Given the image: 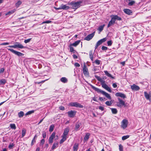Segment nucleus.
I'll return each mask as SVG.
<instances>
[{
    "label": "nucleus",
    "mask_w": 151,
    "mask_h": 151,
    "mask_svg": "<svg viewBox=\"0 0 151 151\" xmlns=\"http://www.w3.org/2000/svg\"><path fill=\"white\" fill-rule=\"evenodd\" d=\"M75 66L76 67H79L80 66V64L77 63H76L74 64Z\"/></svg>",
    "instance_id": "bf43d9fd"
},
{
    "label": "nucleus",
    "mask_w": 151,
    "mask_h": 151,
    "mask_svg": "<svg viewBox=\"0 0 151 151\" xmlns=\"http://www.w3.org/2000/svg\"><path fill=\"white\" fill-rule=\"evenodd\" d=\"M55 138V140H57L58 139V135L55 136V132H53L50 137L49 139V142L50 144H52L53 142V139Z\"/></svg>",
    "instance_id": "20e7f679"
},
{
    "label": "nucleus",
    "mask_w": 151,
    "mask_h": 151,
    "mask_svg": "<svg viewBox=\"0 0 151 151\" xmlns=\"http://www.w3.org/2000/svg\"><path fill=\"white\" fill-rule=\"evenodd\" d=\"M14 146V144H10L8 147H9V148H12V147Z\"/></svg>",
    "instance_id": "680f3d73"
},
{
    "label": "nucleus",
    "mask_w": 151,
    "mask_h": 151,
    "mask_svg": "<svg viewBox=\"0 0 151 151\" xmlns=\"http://www.w3.org/2000/svg\"><path fill=\"white\" fill-rule=\"evenodd\" d=\"M81 125V122H77L76 124L75 130L76 131H78L79 130V128Z\"/></svg>",
    "instance_id": "2eb2a0df"
},
{
    "label": "nucleus",
    "mask_w": 151,
    "mask_h": 151,
    "mask_svg": "<svg viewBox=\"0 0 151 151\" xmlns=\"http://www.w3.org/2000/svg\"><path fill=\"white\" fill-rule=\"evenodd\" d=\"M68 116L70 117H73L75 115V111L72 110L69 111L68 112Z\"/></svg>",
    "instance_id": "f3484780"
},
{
    "label": "nucleus",
    "mask_w": 151,
    "mask_h": 151,
    "mask_svg": "<svg viewBox=\"0 0 151 151\" xmlns=\"http://www.w3.org/2000/svg\"><path fill=\"white\" fill-rule=\"evenodd\" d=\"M129 137V135L123 136L122 137V139L123 140H125L128 139Z\"/></svg>",
    "instance_id": "ea45409f"
},
{
    "label": "nucleus",
    "mask_w": 151,
    "mask_h": 151,
    "mask_svg": "<svg viewBox=\"0 0 151 151\" xmlns=\"http://www.w3.org/2000/svg\"><path fill=\"white\" fill-rule=\"evenodd\" d=\"M106 38H104L99 40L96 43V45L95 46V49H96L99 45H101L103 42L106 41Z\"/></svg>",
    "instance_id": "9b49d317"
},
{
    "label": "nucleus",
    "mask_w": 151,
    "mask_h": 151,
    "mask_svg": "<svg viewBox=\"0 0 151 151\" xmlns=\"http://www.w3.org/2000/svg\"><path fill=\"white\" fill-rule=\"evenodd\" d=\"M111 110L112 113L114 114H116L117 113V111L115 108H110Z\"/></svg>",
    "instance_id": "c756f323"
},
{
    "label": "nucleus",
    "mask_w": 151,
    "mask_h": 151,
    "mask_svg": "<svg viewBox=\"0 0 151 151\" xmlns=\"http://www.w3.org/2000/svg\"><path fill=\"white\" fill-rule=\"evenodd\" d=\"M111 17L112 18V19L114 20L115 22L116 20L119 21L122 20V18L121 17H119L118 16L116 15H111Z\"/></svg>",
    "instance_id": "ddd939ff"
},
{
    "label": "nucleus",
    "mask_w": 151,
    "mask_h": 151,
    "mask_svg": "<svg viewBox=\"0 0 151 151\" xmlns=\"http://www.w3.org/2000/svg\"><path fill=\"white\" fill-rule=\"evenodd\" d=\"M72 45H70L69 46V48L70 50V52H73V53H75L76 52V50H74L72 46Z\"/></svg>",
    "instance_id": "72a5a7b5"
},
{
    "label": "nucleus",
    "mask_w": 151,
    "mask_h": 151,
    "mask_svg": "<svg viewBox=\"0 0 151 151\" xmlns=\"http://www.w3.org/2000/svg\"><path fill=\"white\" fill-rule=\"evenodd\" d=\"M37 136L36 135H35V136L34 137L33 139H34L36 140V139L37 138Z\"/></svg>",
    "instance_id": "338daca9"
},
{
    "label": "nucleus",
    "mask_w": 151,
    "mask_h": 151,
    "mask_svg": "<svg viewBox=\"0 0 151 151\" xmlns=\"http://www.w3.org/2000/svg\"><path fill=\"white\" fill-rule=\"evenodd\" d=\"M82 3V1H79L77 2L72 1L68 4L71 6V8L73 9H76L81 6V4Z\"/></svg>",
    "instance_id": "7ed1b4c3"
},
{
    "label": "nucleus",
    "mask_w": 151,
    "mask_h": 151,
    "mask_svg": "<svg viewBox=\"0 0 151 151\" xmlns=\"http://www.w3.org/2000/svg\"><path fill=\"white\" fill-rule=\"evenodd\" d=\"M8 47L14 48H23L24 47L19 42H16L13 45L9 46Z\"/></svg>",
    "instance_id": "423d86ee"
},
{
    "label": "nucleus",
    "mask_w": 151,
    "mask_h": 151,
    "mask_svg": "<svg viewBox=\"0 0 151 151\" xmlns=\"http://www.w3.org/2000/svg\"><path fill=\"white\" fill-rule=\"evenodd\" d=\"M9 50H10L12 53H14L15 54L19 56H22L24 55V54L19 52L17 51L12 49H8Z\"/></svg>",
    "instance_id": "9d476101"
},
{
    "label": "nucleus",
    "mask_w": 151,
    "mask_h": 151,
    "mask_svg": "<svg viewBox=\"0 0 151 151\" xmlns=\"http://www.w3.org/2000/svg\"><path fill=\"white\" fill-rule=\"evenodd\" d=\"M31 38H29L28 39L25 40L24 41V42L25 43H27L30 42L31 40Z\"/></svg>",
    "instance_id": "c03bdc74"
},
{
    "label": "nucleus",
    "mask_w": 151,
    "mask_h": 151,
    "mask_svg": "<svg viewBox=\"0 0 151 151\" xmlns=\"http://www.w3.org/2000/svg\"><path fill=\"white\" fill-rule=\"evenodd\" d=\"M61 81L63 83H65L67 82V80L65 77H63L60 79Z\"/></svg>",
    "instance_id": "bb28decb"
},
{
    "label": "nucleus",
    "mask_w": 151,
    "mask_h": 151,
    "mask_svg": "<svg viewBox=\"0 0 151 151\" xmlns=\"http://www.w3.org/2000/svg\"><path fill=\"white\" fill-rule=\"evenodd\" d=\"M104 73H105V74L108 77H110L112 79L114 78L113 77L111 74L109 73L108 72V71H106V70L104 71Z\"/></svg>",
    "instance_id": "5701e85b"
},
{
    "label": "nucleus",
    "mask_w": 151,
    "mask_h": 151,
    "mask_svg": "<svg viewBox=\"0 0 151 151\" xmlns=\"http://www.w3.org/2000/svg\"><path fill=\"white\" fill-rule=\"evenodd\" d=\"M9 43H10L9 42H4V43L1 44L0 45H9Z\"/></svg>",
    "instance_id": "8fccbe9b"
},
{
    "label": "nucleus",
    "mask_w": 151,
    "mask_h": 151,
    "mask_svg": "<svg viewBox=\"0 0 151 151\" xmlns=\"http://www.w3.org/2000/svg\"><path fill=\"white\" fill-rule=\"evenodd\" d=\"M118 99L119 101V102H117L116 104V105L118 106L121 107L123 106L124 107L126 106L125 102L124 101L119 98H118Z\"/></svg>",
    "instance_id": "0eeeda50"
},
{
    "label": "nucleus",
    "mask_w": 151,
    "mask_h": 151,
    "mask_svg": "<svg viewBox=\"0 0 151 151\" xmlns=\"http://www.w3.org/2000/svg\"><path fill=\"white\" fill-rule=\"evenodd\" d=\"M90 134L89 133H87L84 138V139L85 141L87 140L89 138Z\"/></svg>",
    "instance_id": "c9c22d12"
},
{
    "label": "nucleus",
    "mask_w": 151,
    "mask_h": 151,
    "mask_svg": "<svg viewBox=\"0 0 151 151\" xmlns=\"http://www.w3.org/2000/svg\"><path fill=\"white\" fill-rule=\"evenodd\" d=\"M78 143H75L73 146V150L74 151H77L78 149Z\"/></svg>",
    "instance_id": "393cba45"
},
{
    "label": "nucleus",
    "mask_w": 151,
    "mask_h": 151,
    "mask_svg": "<svg viewBox=\"0 0 151 151\" xmlns=\"http://www.w3.org/2000/svg\"><path fill=\"white\" fill-rule=\"evenodd\" d=\"M83 71L84 75L86 76L87 77H89V73L88 72V69L87 67L85 65V64H84L83 65Z\"/></svg>",
    "instance_id": "6e6552de"
},
{
    "label": "nucleus",
    "mask_w": 151,
    "mask_h": 151,
    "mask_svg": "<svg viewBox=\"0 0 151 151\" xmlns=\"http://www.w3.org/2000/svg\"><path fill=\"white\" fill-rule=\"evenodd\" d=\"M80 42V40H78L77 41H76L75 42L73 43L72 44H71V45L76 47V46H77L78 45Z\"/></svg>",
    "instance_id": "b1692460"
},
{
    "label": "nucleus",
    "mask_w": 151,
    "mask_h": 151,
    "mask_svg": "<svg viewBox=\"0 0 151 151\" xmlns=\"http://www.w3.org/2000/svg\"><path fill=\"white\" fill-rule=\"evenodd\" d=\"M6 80L3 79L0 81V85H4L6 83Z\"/></svg>",
    "instance_id": "c85d7f7f"
},
{
    "label": "nucleus",
    "mask_w": 151,
    "mask_h": 151,
    "mask_svg": "<svg viewBox=\"0 0 151 151\" xmlns=\"http://www.w3.org/2000/svg\"><path fill=\"white\" fill-rule=\"evenodd\" d=\"M121 94V93H116V94H115V95L116 96H119L120 97V95Z\"/></svg>",
    "instance_id": "052dcab7"
},
{
    "label": "nucleus",
    "mask_w": 151,
    "mask_h": 151,
    "mask_svg": "<svg viewBox=\"0 0 151 151\" xmlns=\"http://www.w3.org/2000/svg\"><path fill=\"white\" fill-rule=\"evenodd\" d=\"M54 126L53 124L51 125L50 127L49 131L50 132H52L54 129Z\"/></svg>",
    "instance_id": "4c0bfd02"
},
{
    "label": "nucleus",
    "mask_w": 151,
    "mask_h": 151,
    "mask_svg": "<svg viewBox=\"0 0 151 151\" xmlns=\"http://www.w3.org/2000/svg\"><path fill=\"white\" fill-rule=\"evenodd\" d=\"M42 136L43 138H45L46 136V133L44 132L42 134Z\"/></svg>",
    "instance_id": "13d9d810"
},
{
    "label": "nucleus",
    "mask_w": 151,
    "mask_h": 151,
    "mask_svg": "<svg viewBox=\"0 0 151 151\" xmlns=\"http://www.w3.org/2000/svg\"><path fill=\"white\" fill-rule=\"evenodd\" d=\"M131 88L133 90L136 91H138L140 89L139 87V86L135 84L131 86Z\"/></svg>",
    "instance_id": "4468645a"
},
{
    "label": "nucleus",
    "mask_w": 151,
    "mask_h": 151,
    "mask_svg": "<svg viewBox=\"0 0 151 151\" xmlns=\"http://www.w3.org/2000/svg\"><path fill=\"white\" fill-rule=\"evenodd\" d=\"M105 104L108 106H110L112 103L111 101H107L105 102Z\"/></svg>",
    "instance_id": "a19ab883"
},
{
    "label": "nucleus",
    "mask_w": 151,
    "mask_h": 151,
    "mask_svg": "<svg viewBox=\"0 0 151 151\" xmlns=\"http://www.w3.org/2000/svg\"><path fill=\"white\" fill-rule=\"evenodd\" d=\"M91 87L93 89L97 91L98 93H101L103 95H104L105 96L108 98L110 100L111 99V98L110 96L108 93L100 89L97 88L92 85H91Z\"/></svg>",
    "instance_id": "f03ea898"
},
{
    "label": "nucleus",
    "mask_w": 151,
    "mask_h": 151,
    "mask_svg": "<svg viewBox=\"0 0 151 151\" xmlns=\"http://www.w3.org/2000/svg\"><path fill=\"white\" fill-rule=\"evenodd\" d=\"M18 115L19 117H22L24 115V113L22 111H21L18 113Z\"/></svg>",
    "instance_id": "e433bc0d"
},
{
    "label": "nucleus",
    "mask_w": 151,
    "mask_h": 151,
    "mask_svg": "<svg viewBox=\"0 0 151 151\" xmlns=\"http://www.w3.org/2000/svg\"><path fill=\"white\" fill-rule=\"evenodd\" d=\"M105 26V25L104 24L100 26L98 29V30L100 31V32H101L103 29L104 28Z\"/></svg>",
    "instance_id": "473e14b6"
},
{
    "label": "nucleus",
    "mask_w": 151,
    "mask_h": 151,
    "mask_svg": "<svg viewBox=\"0 0 151 151\" xmlns=\"http://www.w3.org/2000/svg\"><path fill=\"white\" fill-rule=\"evenodd\" d=\"M124 12L128 14H130L132 13L131 11L129 9H124Z\"/></svg>",
    "instance_id": "4be33fe9"
},
{
    "label": "nucleus",
    "mask_w": 151,
    "mask_h": 151,
    "mask_svg": "<svg viewBox=\"0 0 151 151\" xmlns=\"http://www.w3.org/2000/svg\"><path fill=\"white\" fill-rule=\"evenodd\" d=\"M69 105L71 106H74L77 108H82L83 106L77 102H72L70 103Z\"/></svg>",
    "instance_id": "39448f33"
},
{
    "label": "nucleus",
    "mask_w": 151,
    "mask_h": 151,
    "mask_svg": "<svg viewBox=\"0 0 151 151\" xmlns=\"http://www.w3.org/2000/svg\"><path fill=\"white\" fill-rule=\"evenodd\" d=\"M121 98H126V95L124 93H121L120 96Z\"/></svg>",
    "instance_id": "a18cd8bd"
},
{
    "label": "nucleus",
    "mask_w": 151,
    "mask_h": 151,
    "mask_svg": "<svg viewBox=\"0 0 151 151\" xmlns=\"http://www.w3.org/2000/svg\"><path fill=\"white\" fill-rule=\"evenodd\" d=\"M10 127L11 129H15L16 128V126L14 124H11L10 125Z\"/></svg>",
    "instance_id": "2f4dec72"
},
{
    "label": "nucleus",
    "mask_w": 151,
    "mask_h": 151,
    "mask_svg": "<svg viewBox=\"0 0 151 151\" xmlns=\"http://www.w3.org/2000/svg\"><path fill=\"white\" fill-rule=\"evenodd\" d=\"M89 57L92 61L93 60V55L92 54V51L91 50L89 52Z\"/></svg>",
    "instance_id": "7c9ffc66"
},
{
    "label": "nucleus",
    "mask_w": 151,
    "mask_h": 151,
    "mask_svg": "<svg viewBox=\"0 0 151 151\" xmlns=\"http://www.w3.org/2000/svg\"><path fill=\"white\" fill-rule=\"evenodd\" d=\"M99 108L100 110L102 111H103L104 110V107L101 106H99Z\"/></svg>",
    "instance_id": "4d7b16f0"
},
{
    "label": "nucleus",
    "mask_w": 151,
    "mask_h": 151,
    "mask_svg": "<svg viewBox=\"0 0 151 151\" xmlns=\"http://www.w3.org/2000/svg\"><path fill=\"white\" fill-rule=\"evenodd\" d=\"M51 21L50 20L46 21L45 22H43V23H49L51 22Z\"/></svg>",
    "instance_id": "6e6d98bb"
},
{
    "label": "nucleus",
    "mask_w": 151,
    "mask_h": 151,
    "mask_svg": "<svg viewBox=\"0 0 151 151\" xmlns=\"http://www.w3.org/2000/svg\"><path fill=\"white\" fill-rule=\"evenodd\" d=\"M16 11L15 9H14L13 10H11V11H10L9 12H8L7 13L5 14V15L6 16L8 15H10L11 14H13Z\"/></svg>",
    "instance_id": "a878e982"
},
{
    "label": "nucleus",
    "mask_w": 151,
    "mask_h": 151,
    "mask_svg": "<svg viewBox=\"0 0 151 151\" xmlns=\"http://www.w3.org/2000/svg\"><path fill=\"white\" fill-rule=\"evenodd\" d=\"M107 44L108 46H111L112 44V42L111 40H110L107 42Z\"/></svg>",
    "instance_id": "49530a36"
},
{
    "label": "nucleus",
    "mask_w": 151,
    "mask_h": 151,
    "mask_svg": "<svg viewBox=\"0 0 151 151\" xmlns=\"http://www.w3.org/2000/svg\"><path fill=\"white\" fill-rule=\"evenodd\" d=\"M22 4V2L20 0L18 1L15 4V6L17 8Z\"/></svg>",
    "instance_id": "cd10ccee"
},
{
    "label": "nucleus",
    "mask_w": 151,
    "mask_h": 151,
    "mask_svg": "<svg viewBox=\"0 0 151 151\" xmlns=\"http://www.w3.org/2000/svg\"><path fill=\"white\" fill-rule=\"evenodd\" d=\"M95 62L96 64L99 65L100 64V61L99 60H96L95 61Z\"/></svg>",
    "instance_id": "3c124183"
},
{
    "label": "nucleus",
    "mask_w": 151,
    "mask_h": 151,
    "mask_svg": "<svg viewBox=\"0 0 151 151\" xmlns=\"http://www.w3.org/2000/svg\"><path fill=\"white\" fill-rule=\"evenodd\" d=\"M69 131V129L68 128H66L64 131V133L62 136L67 137V136L68 134Z\"/></svg>",
    "instance_id": "6ab92c4d"
},
{
    "label": "nucleus",
    "mask_w": 151,
    "mask_h": 151,
    "mask_svg": "<svg viewBox=\"0 0 151 151\" xmlns=\"http://www.w3.org/2000/svg\"><path fill=\"white\" fill-rule=\"evenodd\" d=\"M35 142L36 140L34 139H32L31 143V146H32Z\"/></svg>",
    "instance_id": "603ef678"
},
{
    "label": "nucleus",
    "mask_w": 151,
    "mask_h": 151,
    "mask_svg": "<svg viewBox=\"0 0 151 151\" xmlns=\"http://www.w3.org/2000/svg\"><path fill=\"white\" fill-rule=\"evenodd\" d=\"M58 142H54L53 145L52 147L51 150H54L57 147H58Z\"/></svg>",
    "instance_id": "aec40b11"
},
{
    "label": "nucleus",
    "mask_w": 151,
    "mask_h": 151,
    "mask_svg": "<svg viewBox=\"0 0 151 151\" xmlns=\"http://www.w3.org/2000/svg\"><path fill=\"white\" fill-rule=\"evenodd\" d=\"M61 9L67 10L70 9V7L68 6L63 4H61L60 6Z\"/></svg>",
    "instance_id": "a211bd4d"
},
{
    "label": "nucleus",
    "mask_w": 151,
    "mask_h": 151,
    "mask_svg": "<svg viewBox=\"0 0 151 151\" xmlns=\"http://www.w3.org/2000/svg\"><path fill=\"white\" fill-rule=\"evenodd\" d=\"M62 137L63 138L60 140V144L62 143L64 141L66 140L67 138L66 137H65L63 136H62Z\"/></svg>",
    "instance_id": "f704fd0d"
},
{
    "label": "nucleus",
    "mask_w": 151,
    "mask_h": 151,
    "mask_svg": "<svg viewBox=\"0 0 151 151\" xmlns=\"http://www.w3.org/2000/svg\"><path fill=\"white\" fill-rule=\"evenodd\" d=\"M37 136L36 135H35V136L34 137L33 139H34L36 140V139L37 138Z\"/></svg>",
    "instance_id": "774afa93"
},
{
    "label": "nucleus",
    "mask_w": 151,
    "mask_h": 151,
    "mask_svg": "<svg viewBox=\"0 0 151 151\" xmlns=\"http://www.w3.org/2000/svg\"><path fill=\"white\" fill-rule=\"evenodd\" d=\"M112 86H113V87L114 88H116L117 86L116 85V83H113L112 84Z\"/></svg>",
    "instance_id": "e2e57ef3"
},
{
    "label": "nucleus",
    "mask_w": 151,
    "mask_h": 151,
    "mask_svg": "<svg viewBox=\"0 0 151 151\" xmlns=\"http://www.w3.org/2000/svg\"><path fill=\"white\" fill-rule=\"evenodd\" d=\"M145 96L147 100H149V101L151 100V94H148L146 92H144Z\"/></svg>",
    "instance_id": "dca6fc26"
},
{
    "label": "nucleus",
    "mask_w": 151,
    "mask_h": 151,
    "mask_svg": "<svg viewBox=\"0 0 151 151\" xmlns=\"http://www.w3.org/2000/svg\"><path fill=\"white\" fill-rule=\"evenodd\" d=\"M96 78L97 80L101 82V84L102 86V87L105 89L109 92H111V90L110 88L109 87L106 83L105 81L103 79L101 78L99 76L96 77Z\"/></svg>",
    "instance_id": "f257e3e1"
},
{
    "label": "nucleus",
    "mask_w": 151,
    "mask_h": 151,
    "mask_svg": "<svg viewBox=\"0 0 151 151\" xmlns=\"http://www.w3.org/2000/svg\"><path fill=\"white\" fill-rule=\"evenodd\" d=\"M73 57L74 59H77L78 58L77 56L75 54L73 55Z\"/></svg>",
    "instance_id": "69168bd1"
},
{
    "label": "nucleus",
    "mask_w": 151,
    "mask_h": 151,
    "mask_svg": "<svg viewBox=\"0 0 151 151\" xmlns=\"http://www.w3.org/2000/svg\"><path fill=\"white\" fill-rule=\"evenodd\" d=\"M34 112V111L33 110H32V111H28V112H27L26 113V115H28L31 114L32 113H33Z\"/></svg>",
    "instance_id": "79ce46f5"
},
{
    "label": "nucleus",
    "mask_w": 151,
    "mask_h": 151,
    "mask_svg": "<svg viewBox=\"0 0 151 151\" xmlns=\"http://www.w3.org/2000/svg\"><path fill=\"white\" fill-rule=\"evenodd\" d=\"M119 151H123V147L120 144L119 145Z\"/></svg>",
    "instance_id": "37998d69"
},
{
    "label": "nucleus",
    "mask_w": 151,
    "mask_h": 151,
    "mask_svg": "<svg viewBox=\"0 0 151 151\" xmlns=\"http://www.w3.org/2000/svg\"><path fill=\"white\" fill-rule=\"evenodd\" d=\"M45 142V140L44 139H42L41 141V142H40L41 145H43L44 143Z\"/></svg>",
    "instance_id": "864d4df0"
},
{
    "label": "nucleus",
    "mask_w": 151,
    "mask_h": 151,
    "mask_svg": "<svg viewBox=\"0 0 151 151\" xmlns=\"http://www.w3.org/2000/svg\"><path fill=\"white\" fill-rule=\"evenodd\" d=\"M135 3V2L134 1H132L130 2L129 3V6H132V5L134 3Z\"/></svg>",
    "instance_id": "09e8293b"
},
{
    "label": "nucleus",
    "mask_w": 151,
    "mask_h": 151,
    "mask_svg": "<svg viewBox=\"0 0 151 151\" xmlns=\"http://www.w3.org/2000/svg\"><path fill=\"white\" fill-rule=\"evenodd\" d=\"M59 109L63 111L65 110V108L63 106H60L59 107Z\"/></svg>",
    "instance_id": "5fc2aeb1"
},
{
    "label": "nucleus",
    "mask_w": 151,
    "mask_h": 151,
    "mask_svg": "<svg viewBox=\"0 0 151 151\" xmlns=\"http://www.w3.org/2000/svg\"><path fill=\"white\" fill-rule=\"evenodd\" d=\"M95 32H94L93 33L88 35L85 37V40L88 41L90 40L94 36Z\"/></svg>",
    "instance_id": "f8f14e48"
},
{
    "label": "nucleus",
    "mask_w": 151,
    "mask_h": 151,
    "mask_svg": "<svg viewBox=\"0 0 151 151\" xmlns=\"http://www.w3.org/2000/svg\"><path fill=\"white\" fill-rule=\"evenodd\" d=\"M108 48L105 46H103L101 47V49L103 50H107Z\"/></svg>",
    "instance_id": "de8ad7c7"
},
{
    "label": "nucleus",
    "mask_w": 151,
    "mask_h": 151,
    "mask_svg": "<svg viewBox=\"0 0 151 151\" xmlns=\"http://www.w3.org/2000/svg\"><path fill=\"white\" fill-rule=\"evenodd\" d=\"M26 130L25 129H23L22 130V137H23L25 135Z\"/></svg>",
    "instance_id": "58836bf2"
},
{
    "label": "nucleus",
    "mask_w": 151,
    "mask_h": 151,
    "mask_svg": "<svg viewBox=\"0 0 151 151\" xmlns=\"http://www.w3.org/2000/svg\"><path fill=\"white\" fill-rule=\"evenodd\" d=\"M128 121L125 119H123L121 122V128L124 129L127 126Z\"/></svg>",
    "instance_id": "1a4fd4ad"
},
{
    "label": "nucleus",
    "mask_w": 151,
    "mask_h": 151,
    "mask_svg": "<svg viewBox=\"0 0 151 151\" xmlns=\"http://www.w3.org/2000/svg\"><path fill=\"white\" fill-rule=\"evenodd\" d=\"M115 23V21L113 19H112V18H111V20L110 21L109 24H108V27H110L111 25H112L113 24H114Z\"/></svg>",
    "instance_id": "412c9836"
},
{
    "label": "nucleus",
    "mask_w": 151,
    "mask_h": 151,
    "mask_svg": "<svg viewBox=\"0 0 151 151\" xmlns=\"http://www.w3.org/2000/svg\"><path fill=\"white\" fill-rule=\"evenodd\" d=\"M4 68H1V69L0 70V73H3L4 72Z\"/></svg>",
    "instance_id": "0e129e2a"
}]
</instances>
